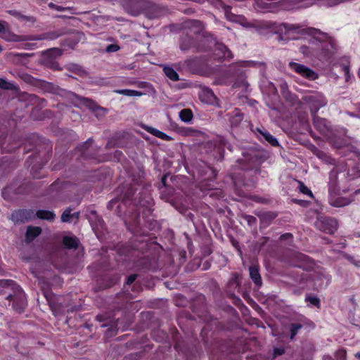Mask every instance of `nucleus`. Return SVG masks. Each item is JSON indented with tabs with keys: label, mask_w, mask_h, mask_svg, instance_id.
<instances>
[{
	"label": "nucleus",
	"mask_w": 360,
	"mask_h": 360,
	"mask_svg": "<svg viewBox=\"0 0 360 360\" xmlns=\"http://www.w3.org/2000/svg\"><path fill=\"white\" fill-rule=\"evenodd\" d=\"M134 185L135 184L129 185L123 198L124 205L131 202V204L133 205L131 210L134 211L131 216L125 221V224L133 233L146 236L148 235V231L141 228L140 212L142 214L144 226L150 231L159 229L158 221L153 217V210L152 207L154 202L150 195L147 193V188L145 186H143L139 193L136 195L138 188L134 187Z\"/></svg>",
	"instance_id": "obj_1"
},
{
	"label": "nucleus",
	"mask_w": 360,
	"mask_h": 360,
	"mask_svg": "<svg viewBox=\"0 0 360 360\" xmlns=\"http://www.w3.org/2000/svg\"><path fill=\"white\" fill-rule=\"evenodd\" d=\"M281 38L288 39L290 33L306 34L311 37L309 46H303L301 50L304 53L311 52L319 60L330 61L338 51L335 39L328 33L314 27L302 28L299 25L283 22L279 25Z\"/></svg>",
	"instance_id": "obj_2"
},
{
	"label": "nucleus",
	"mask_w": 360,
	"mask_h": 360,
	"mask_svg": "<svg viewBox=\"0 0 360 360\" xmlns=\"http://www.w3.org/2000/svg\"><path fill=\"white\" fill-rule=\"evenodd\" d=\"M28 142L34 145V153L26 161L30 167V172L35 179H41L45 174L41 173L44 166L49 161L52 155L53 145L49 139L32 134L29 136Z\"/></svg>",
	"instance_id": "obj_3"
},
{
	"label": "nucleus",
	"mask_w": 360,
	"mask_h": 360,
	"mask_svg": "<svg viewBox=\"0 0 360 360\" xmlns=\"http://www.w3.org/2000/svg\"><path fill=\"white\" fill-rule=\"evenodd\" d=\"M0 295L8 301V305L21 314L27 305L25 294L22 288L13 280H0Z\"/></svg>",
	"instance_id": "obj_4"
},
{
	"label": "nucleus",
	"mask_w": 360,
	"mask_h": 360,
	"mask_svg": "<svg viewBox=\"0 0 360 360\" xmlns=\"http://www.w3.org/2000/svg\"><path fill=\"white\" fill-rule=\"evenodd\" d=\"M148 250V243L142 237L133 238L127 244L119 245L117 252L121 256H125L128 260H133L134 257H139V253H143Z\"/></svg>",
	"instance_id": "obj_5"
},
{
	"label": "nucleus",
	"mask_w": 360,
	"mask_h": 360,
	"mask_svg": "<svg viewBox=\"0 0 360 360\" xmlns=\"http://www.w3.org/2000/svg\"><path fill=\"white\" fill-rule=\"evenodd\" d=\"M22 144V141L15 134H8V130L0 134V148L3 153H12Z\"/></svg>",
	"instance_id": "obj_6"
},
{
	"label": "nucleus",
	"mask_w": 360,
	"mask_h": 360,
	"mask_svg": "<svg viewBox=\"0 0 360 360\" xmlns=\"http://www.w3.org/2000/svg\"><path fill=\"white\" fill-rule=\"evenodd\" d=\"M302 100L309 105L312 115L316 114L321 108L327 104V100L323 94L317 91L304 96Z\"/></svg>",
	"instance_id": "obj_7"
},
{
	"label": "nucleus",
	"mask_w": 360,
	"mask_h": 360,
	"mask_svg": "<svg viewBox=\"0 0 360 360\" xmlns=\"http://www.w3.org/2000/svg\"><path fill=\"white\" fill-rule=\"evenodd\" d=\"M314 225L319 231L330 235L333 234L338 229L337 220L333 217L325 215L319 216Z\"/></svg>",
	"instance_id": "obj_8"
},
{
	"label": "nucleus",
	"mask_w": 360,
	"mask_h": 360,
	"mask_svg": "<svg viewBox=\"0 0 360 360\" xmlns=\"http://www.w3.org/2000/svg\"><path fill=\"white\" fill-rule=\"evenodd\" d=\"M90 139H88L85 143L77 147L74 152L71 153V159H75L77 164H81L82 165H84L85 164H88L90 161ZM77 167H79V165H77Z\"/></svg>",
	"instance_id": "obj_9"
},
{
	"label": "nucleus",
	"mask_w": 360,
	"mask_h": 360,
	"mask_svg": "<svg viewBox=\"0 0 360 360\" xmlns=\"http://www.w3.org/2000/svg\"><path fill=\"white\" fill-rule=\"evenodd\" d=\"M244 159L238 160L239 167L242 171L256 169L260 171L261 160L257 154H248L244 155Z\"/></svg>",
	"instance_id": "obj_10"
},
{
	"label": "nucleus",
	"mask_w": 360,
	"mask_h": 360,
	"mask_svg": "<svg viewBox=\"0 0 360 360\" xmlns=\"http://www.w3.org/2000/svg\"><path fill=\"white\" fill-rule=\"evenodd\" d=\"M202 29V23L198 20H188L182 23L183 34L191 35L195 37L201 33Z\"/></svg>",
	"instance_id": "obj_11"
},
{
	"label": "nucleus",
	"mask_w": 360,
	"mask_h": 360,
	"mask_svg": "<svg viewBox=\"0 0 360 360\" xmlns=\"http://www.w3.org/2000/svg\"><path fill=\"white\" fill-rule=\"evenodd\" d=\"M289 66L291 70L308 79L315 80L318 78V74L311 68L295 62H290Z\"/></svg>",
	"instance_id": "obj_12"
},
{
	"label": "nucleus",
	"mask_w": 360,
	"mask_h": 360,
	"mask_svg": "<svg viewBox=\"0 0 360 360\" xmlns=\"http://www.w3.org/2000/svg\"><path fill=\"white\" fill-rule=\"evenodd\" d=\"M91 221L93 220V217L95 219V222L94 224L91 223V229L94 233L96 234L97 238L100 241H103L105 240V224L103 220L99 217L95 211L91 210Z\"/></svg>",
	"instance_id": "obj_13"
},
{
	"label": "nucleus",
	"mask_w": 360,
	"mask_h": 360,
	"mask_svg": "<svg viewBox=\"0 0 360 360\" xmlns=\"http://www.w3.org/2000/svg\"><path fill=\"white\" fill-rule=\"evenodd\" d=\"M34 217V211L31 209H20L14 210L11 215V219L15 224L28 221Z\"/></svg>",
	"instance_id": "obj_14"
},
{
	"label": "nucleus",
	"mask_w": 360,
	"mask_h": 360,
	"mask_svg": "<svg viewBox=\"0 0 360 360\" xmlns=\"http://www.w3.org/2000/svg\"><path fill=\"white\" fill-rule=\"evenodd\" d=\"M232 180L236 189L238 190V192H240L242 187H244L246 190H251L255 187L254 181L246 180L243 172L234 173L232 175Z\"/></svg>",
	"instance_id": "obj_15"
},
{
	"label": "nucleus",
	"mask_w": 360,
	"mask_h": 360,
	"mask_svg": "<svg viewBox=\"0 0 360 360\" xmlns=\"http://www.w3.org/2000/svg\"><path fill=\"white\" fill-rule=\"evenodd\" d=\"M313 115V124L314 128L323 136H329L331 132V127L329 122L325 119L318 117L315 115Z\"/></svg>",
	"instance_id": "obj_16"
},
{
	"label": "nucleus",
	"mask_w": 360,
	"mask_h": 360,
	"mask_svg": "<svg viewBox=\"0 0 360 360\" xmlns=\"http://www.w3.org/2000/svg\"><path fill=\"white\" fill-rule=\"evenodd\" d=\"M20 78L27 84L32 86L39 87L45 91H49L52 88L53 84L44 80L34 78L31 75L25 73L20 76Z\"/></svg>",
	"instance_id": "obj_17"
},
{
	"label": "nucleus",
	"mask_w": 360,
	"mask_h": 360,
	"mask_svg": "<svg viewBox=\"0 0 360 360\" xmlns=\"http://www.w3.org/2000/svg\"><path fill=\"white\" fill-rule=\"evenodd\" d=\"M24 193H25L24 186L21 185L16 188L14 184L7 185L1 192L2 197L6 200H13L15 195Z\"/></svg>",
	"instance_id": "obj_18"
},
{
	"label": "nucleus",
	"mask_w": 360,
	"mask_h": 360,
	"mask_svg": "<svg viewBox=\"0 0 360 360\" xmlns=\"http://www.w3.org/2000/svg\"><path fill=\"white\" fill-rule=\"evenodd\" d=\"M179 48L183 51H188L193 48H194L196 51H198L199 49L197 46L196 37H193L191 35L188 36L183 34V33H181L179 41Z\"/></svg>",
	"instance_id": "obj_19"
},
{
	"label": "nucleus",
	"mask_w": 360,
	"mask_h": 360,
	"mask_svg": "<svg viewBox=\"0 0 360 360\" xmlns=\"http://www.w3.org/2000/svg\"><path fill=\"white\" fill-rule=\"evenodd\" d=\"M214 56L216 59L221 60L223 58L231 59L233 57L232 52L224 44L217 42L215 44Z\"/></svg>",
	"instance_id": "obj_20"
},
{
	"label": "nucleus",
	"mask_w": 360,
	"mask_h": 360,
	"mask_svg": "<svg viewBox=\"0 0 360 360\" xmlns=\"http://www.w3.org/2000/svg\"><path fill=\"white\" fill-rule=\"evenodd\" d=\"M225 290L229 297L233 296L236 293H240V283L237 273L233 274L232 278L226 285Z\"/></svg>",
	"instance_id": "obj_21"
},
{
	"label": "nucleus",
	"mask_w": 360,
	"mask_h": 360,
	"mask_svg": "<svg viewBox=\"0 0 360 360\" xmlns=\"http://www.w3.org/2000/svg\"><path fill=\"white\" fill-rule=\"evenodd\" d=\"M125 134L122 131L115 132L108 141L106 147L107 148H114L118 147L121 148L124 146L123 139H124Z\"/></svg>",
	"instance_id": "obj_22"
},
{
	"label": "nucleus",
	"mask_w": 360,
	"mask_h": 360,
	"mask_svg": "<svg viewBox=\"0 0 360 360\" xmlns=\"http://www.w3.org/2000/svg\"><path fill=\"white\" fill-rule=\"evenodd\" d=\"M227 116L232 127H238L244 118L243 113L238 108H235L231 112L228 113Z\"/></svg>",
	"instance_id": "obj_23"
},
{
	"label": "nucleus",
	"mask_w": 360,
	"mask_h": 360,
	"mask_svg": "<svg viewBox=\"0 0 360 360\" xmlns=\"http://www.w3.org/2000/svg\"><path fill=\"white\" fill-rule=\"evenodd\" d=\"M258 137L261 141L264 140L269 143L271 146L276 147L279 146L277 139L271 135L268 131L257 129Z\"/></svg>",
	"instance_id": "obj_24"
},
{
	"label": "nucleus",
	"mask_w": 360,
	"mask_h": 360,
	"mask_svg": "<svg viewBox=\"0 0 360 360\" xmlns=\"http://www.w3.org/2000/svg\"><path fill=\"white\" fill-rule=\"evenodd\" d=\"M200 99L207 104H214L217 100V97L214 95L212 90L208 87H205L202 89L199 94Z\"/></svg>",
	"instance_id": "obj_25"
},
{
	"label": "nucleus",
	"mask_w": 360,
	"mask_h": 360,
	"mask_svg": "<svg viewBox=\"0 0 360 360\" xmlns=\"http://www.w3.org/2000/svg\"><path fill=\"white\" fill-rule=\"evenodd\" d=\"M250 277L257 288H260L262 285V280L259 274V266L252 265L249 267Z\"/></svg>",
	"instance_id": "obj_26"
},
{
	"label": "nucleus",
	"mask_w": 360,
	"mask_h": 360,
	"mask_svg": "<svg viewBox=\"0 0 360 360\" xmlns=\"http://www.w3.org/2000/svg\"><path fill=\"white\" fill-rule=\"evenodd\" d=\"M41 231L42 230L39 226H28L25 233V241L27 243L32 242L41 233Z\"/></svg>",
	"instance_id": "obj_27"
},
{
	"label": "nucleus",
	"mask_w": 360,
	"mask_h": 360,
	"mask_svg": "<svg viewBox=\"0 0 360 360\" xmlns=\"http://www.w3.org/2000/svg\"><path fill=\"white\" fill-rule=\"evenodd\" d=\"M162 15L160 6L155 4H150L146 9V15L149 19L158 18Z\"/></svg>",
	"instance_id": "obj_28"
},
{
	"label": "nucleus",
	"mask_w": 360,
	"mask_h": 360,
	"mask_svg": "<svg viewBox=\"0 0 360 360\" xmlns=\"http://www.w3.org/2000/svg\"><path fill=\"white\" fill-rule=\"evenodd\" d=\"M49 8L56 10L57 11H68L70 15H77L79 14L80 12L77 11V8L74 6H58L53 2H50L48 4Z\"/></svg>",
	"instance_id": "obj_29"
},
{
	"label": "nucleus",
	"mask_w": 360,
	"mask_h": 360,
	"mask_svg": "<svg viewBox=\"0 0 360 360\" xmlns=\"http://www.w3.org/2000/svg\"><path fill=\"white\" fill-rule=\"evenodd\" d=\"M37 218L46 220L48 221H53L56 219V214L53 211L46 210H39L36 212Z\"/></svg>",
	"instance_id": "obj_30"
},
{
	"label": "nucleus",
	"mask_w": 360,
	"mask_h": 360,
	"mask_svg": "<svg viewBox=\"0 0 360 360\" xmlns=\"http://www.w3.org/2000/svg\"><path fill=\"white\" fill-rule=\"evenodd\" d=\"M63 244L66 249H77L79 240L76 236H65L63 238Z\"/></svg>",
	"instance_id": "obj_31"
},
{
	"label": "nucleus",
	"mask_w": 360,
	"mask_h": 360,
	"mask_svg": "<svg viewBox=\"0 0 360 360\" xmlns=\"http://www.w3.org/2000/svg\"><path fill=\"white\" fill-rule=\"evenodd\" d=\"M143 128L146 131H148L150 134H152L162 140H164V141L172 140V138L171 136H168L165 133H164L155 128H153V127H149V126H146Z\"/></svg>",
	"instance_id": "obj_32"
},
{
	"label": "nucleus",
	"mask_w": 360,
	"mask_h": 360,
	"mask_svg": "<svg viewBox=\"0 0 360 360\" xmlns=\"http://www.w3.org/2000/svg\"><path fill=\"white\" fill-rule=\"evenodd\" d=\"M108 113L106 108L97 106L96 103L91 100V115L96 116L98 120L101 119Z\"/></svg>",
	"instance_id": "obj_33"
},
{
	"label": "nucleus",
	"mask_w": 360,
	"mask_h": 360,
	"mask_svg": "<svg viewBox=\"0 0 360 360\" xmlns=\"http://www.w3.org/2000/svg\"><path fill=\"white\" fill-rule=\"evenodd\" d=\"M127 192V190L123 192V193L120 195V197L119 198H113L111 200L109 201L108 204V209L109 210H112L113 207L120 202L121 201L118 205H117V208L118 209H121L122 206H125V207H127L128 205H131V202H128L126 205L124 204L123 202V198H124V194L126 193Z\"/></svg>",
	"instance_id": "obj_34"
},
{
	"label": "nucleus",
	"mask_w": 360,
	"mask_h": 360,
	"mask_svg": "<svg viewBox=\"0 0 360 360\" xmlns=\"http://www.w3.org/2000/svg\"><path fill=\"white\" fill-rule=\"evenodd\" d=\"M179 118L184 122H190L193 118V114L190 108H184L179 113Z\"/></svg>",
	"instance_id": "obj_35"
},
{
	"label": "nucleus",
	"mask_w": 360,
	"mask_h": 360,
	"mask_svg": "<svg viewBox=\"0 0 360 360\" xmlns=\"http://www.w3.org/2000/svg\"><path fill=\"white\" fill-rule=\"evenodd\" d=\"M164 73L165 75L172 81L176 82L179 80V74L172 67L165 66L163 68Z\"/></svg>",
	"instance_id": "obj_36"
},
{
	"label": "nucleus",
	"mask_w": 360,
	"mask_h": 360,
	"mask_svg": "<svg viewBox=\"0 0 360 360\" xmlns=\"http://www.w3.org/2000/svg\"><path fill=\"white\" fill-rule=\"evenodd\" d=\"M62 33L60 31H53L49 32L46 33H44L39 37H36L35 39H49V40H54L59 37H60Z\"/></svg>",
	"instance_id": "obj_37"
},
{
	"label": "nucleus",
	"mask_w": 360,
	"mask_h": 360,
	"mask_svg": "<svg viewBox=\"0 0 360 360\" xmlns=\"http://www.w3.org/2000/svg\"><path fill=\"white\" fill-rule=\"evenodd\" d=\"M174 193V189L172 187H165V189L160 191V198L165 202H169L172 200Z\"/></svg>",
	"instance_id": "obj_38"
},
{
	"label": "nucleus",
	"mask_w": 360,
	"mask_h": 360,
	"mask_svg": "<svg viewBox=\"0 0 360 360\" xmlns=\"http://www.w3.org/2000/svg\"><path fill=\"white\" fill-rule=\"evenodd\" d=\"M63 54L62 49L59 48H52L46 50L44 53V56L45 57H51L52 58H57L61 56Z\"/></svg>",
	"instance_id": "obj_39"
},
{
	"label": "nucleus",
	"mask_w": 360,
	"mask_h": 360,
	"mask_svg": "<svg viewBox=\"0 0 360 360\" xmlns=\"http://www.w3.org/2000/svg\"><path fill=\"white\" fill-rule=\"evenodd\" d=\"M44 64L54 70H57L60 69L59 64L56 60V59L52 58L51 57H45L44 56Z\"/></svg>",
	"instance_id": "obj_40"
},
{
	"label": "nucleus",
	"mask_w": 360,
	"mask_h": 360,
	"mask_svg": "<svg viewBox=\"0 0 360 360\" xmlns=\"http://www.w3.org/2000/svg\"><path fill=\"white\" fill-rule=\"evenodd\" d=\"M115 92L119 94L127 96H141L144 94L141 91L133 89H118L116 90Z\"/></svg>",
	"instance_id": "obj_41"
},
{
	"label": "nucleus",
	"mask_w": 360,
	"mask_h": 360,
	"mask_svg": "<svg viewBox=\"0 0 360 360\" xmlns=\"http://www.w3.org/2000/svg\"><path fill=\"white\" fill-rule=\"evenodd\" d=\"M0 88L4 90L16 91L18 87L13 83L9 82L3 78H0Z\"/></svg>",
	"instance_id": "obj_42"
},
{
	"label": "nucleus",
	"mask_w": 360,
	"mask_h": 360,
	"mask_svg": "<svg viewBox=\"0 0 360 360\" xmlns=\"http://www.w3.org/2000/svg\"><path fill=\"white\" fill-rule=\"evenodd\" d=\"M303 325L300 323H291L290 324V340H293L298 331L302 328Z\"/></svg>",
	"instance_id": "obj_43"
},
{
	"label": "nucleus",
	"mask_w": 360,
	"mask_h": 360,
	"mask_svg": "<svg viewBox=\"0 0 360 360\" xmlns=\"http://www.w3.org/2000/svg\"><path fill=\"white\" fill-rule=\"evenodd\" d=\"M305 302H309L311 305L317 307L318 309L321 308V300L316 296H313L311 294L307 295L305 297Z\"/></svg>",
	"instance_id": "obj_44"
},
{
	"label": "nucleus",
	"mask_w": 360,
	"mask_h": 360,
	"mask_svg": "<svg viewBox=\"0 0 360 360\" xmlns=\"http://www.w3.org/2000/svg\"><path fill=\"white\" fill-rule=\"evenodd\" d=\"M298 189L302 194L307 195L311 198H314V195L311 191L307 186H306L302 181H299Z\"/></svg>",
	"instance_id": "obj_45"
},
{
	"label": "nucleus",
	"mask_w": 360,
	"mask_h": 360,
	"mask_svg": "<svg viewBox=\"0 0 360 360\" xmlns=\"http://www.w3.org/2000/svg\"><path fill=\"white\" fill-rule=\"evenodd\" d=\"M153 338L157 342H162L167 338V334L161 330H153L151 333Z\"/></svg>",
	"instance_id": "obj_46"
},
{
	"label": "nucleus",
	"mask_w": 360,
	"mask_h": 360,
	"mask_svg": "<svg viewBox=\"0 0 360 360\" xmlns=\"http://www.w3.org/2000/svg\"><path fill=\"white\" fill-rule=\"evenodd\" d=\"M343 256L352 264H353L357 268H360V260L357 259L354 256H352L347 253H345Z\"/></svg>",
	"instance_id": "obj_47"
},
{
	"label": "nucleus",
	"mask_w": 360,
	"mask_h": 360,
	"mask_svg": "<svg viewBox=\"0 0 360 360\" xmlns=\"http://www.w3.org/2000/svg\"><path fill=\"white\" fill-rule=\"evenodd\" d=\"M72 209L70 207L66 208L61 215V221L62 222H70L72 218Z\"/></svg>",
	"instance_id": "obj_48"
},
{
	"label": "nucleus",
	"mask_w": 360,
	"mask_h": 360,
	"mask_svg": "<svg viewBox=\"0 0 360 360\" xmlns=\"http://www.w3.org/2000/svg\"><path fill=\"white\" fill-rule=\"evenodd\" d=\"M335 360H347V351L341 348L335 352Z\"/></svg>",
	"instance_id": "obj_49"
},
{
	"label": "nucleus",
	"mask_w": 360,
	"mask_h": 360,
	"mask_svg": "<svg viewBox=\"0 0 360 360\" xmlns=\"http://www.w3.org/2000/svg\"><path fill=\"white\" fill-rule=\"evenodd\" d=\"M229 297L232 300L233 304H235L236 307H245V306L244 305L243 301L236 294L233 295V296H230Z\"/></svg>",
	"instance_id": "obj_50"
},
{
	"label": "nucleus",
	"mask_w": 360,
	"mask_h": 360,
	"mask_svg": "<svg viewBox=\"0 0 360 360\" xmlns=\"http://www.w3.org/2000/svg\"><path fill=\"white\" fill-rule=\"evenodd\" d=\"M8 13L10 15H11L18 19H22V20H28V18L27 16L22 15L20 12H19L16 10H10V11H8Z\"/></svg>",
	"instance_id": "obj_51"
},
{
	"label": "nucleus",
	"mask_w": 360,
	"mask_h": 360,
	"mask_svg": "<svg viewBox=\"0 0 360 360\" xmlns=\"http://www.w3.org/2000/svg\"><path fill=\"white\" fill-rule=\"evenodd\" d=\"M243 219L247 221L249 226L255 225L257 223V218L252 215L246 214L243 217Z\"/></svg>",
	"instance_id": "obj_52"
},
{
	"label": "nucleus",
	"mask_w": 360,
	"mask_h": 360,
	"mask_svg": "<svg viewBox=\"0 0 360 360\" xmlns=\"http://www.w3.org/2000/svg\"><path fill=\"white\" fill-rule=\"evenodd\" d=\"M292 201L294 203L297 204L302 207H307L311 204L310 201L305 200L296 199V198L292 199Z\"/></svg>",
	"instance_id": "obj_53"
},
{
	"label": "nucleus",
	"mask_w": 360,
	"mask_h": 360,
	"mask_svg": "<svg viewBox=\"0 0 360 360\" xmlns=\"http://www.w3.org/2000/svg\"><path fill=\"white\" fill-rule=\"evenodd\" d=\"M250 61H239L237 63H232L229 65V71H233L237 65L240 67H246Z\"/></svg>",
	"instance_id": "obj_54"
},
{
	"label": "nucleus",
	"mask_w": 360,
	"mask_h": 360,
	"mask_svg": "<svg viewBox=\"0 0 360 360\" xmlns=\"http://www.w3.org/2000/svg\"><path fill=\"white\" fill-rule=\"evenodd\" d=\"M120 49V46L117 44H110L107 46L105 51L108 53L116 52Z\"/></svg>",
	"instance_id": "obj_55"
},
{
	"label": "nucleus",
	"mask_w": 360,
	"mask_h": 360,
	"mask_svg": "<svg viewBox=\"0 0 360 360\" xmlns=\"http://www.w3.org/2000/svg\"><path fill=\"white\" fill-rule=\"evenodd\" d=\"M137 276H138L136 274L129 275L127 278L125 284L127 285H131L136 281Z\"/></svg>",
	"instance_id": "obj_56"
},
{
	"label": "nucleus",
	"mask_w": 360,
	"mask_h": 360,
	"mask_svg": "<svg viewBox=\"0 0 360 360\" xmlns=\"http://www.w3.org/2000/svg\"><path fill=\"white\" fill-rule=\"evenodd\" d=\"M167 179V174H165V175L162 177V179H161V182H160V185H161V186H159V188H160V191H161V190H162V189H165V187H168V186H167V184H166Z\"/></svg>",
	"instance_id": "obj_57"
},
{
	"label": "nucleus",
	"mask_w": 360,
	"mask_h": 360,
	"mask_svg": "<svg viewBox=\"0 0 360 360\" xmlns=\"http://www.w3.org/2000/svg\"><path fill=\"white\" fill-rule=\"evenodd\" d=\"M285 353V349L281 347H276L274 349V356L283 355Z\"/></svg>",
	"instance_id": "obj_58"
},
{
	"label": "nucleus",
	"mask_w": 360,
	"mask_h": 360,
	"mask_svg": "<svg viewBox=\"0 0 360 360\" xmlns=\"http://www.w3.org/2000/svg\"><path fill=\"white\" fill-rule=\"evenodd\" d=\"M342 70L345 73V76L346 77V80H348V78L349 77V65H344L342 66Z\"/></svg>",
	"instance_id": "obj_59"
},
{
	"label": "nucleus",
	"mask_w": 360,
	"mask_h": 360,
	"mask_svg": "<svg viewBox=\"0 0 360 360\" xmlns=\"http://www.w3.org/2000/svg\"><path fill=\"white\" fill-rule=\"evenodd\" d=\"M292 238V234L290 233H285L281 236L280 239L281 240H286Z\"/></svg>",
	"instance_id": "obj_60"
},
{
	"label": "nucleus",
	"mask_w": 360,
	"mask_h": 360,
	"mask_svg": "<svg viewBox=\"0 0 360 360\" xmlns=\"http://www.w3.org/2000/svg\"><path fill=\"white\" fill-rule=\"evenodd\" d=\"M127 11L129 13H130L131 15H132L134 16H137L140 14V11L137 8H136V9L127 8Z\"/></svg>",
	"instance_id": "obj_61"
},
{
	"label": "nucleus",
	"mask_w": 360,
	"mask_h": 360,
	"mask_svg": "<svg viewBox=\"0 0 360 360\" xmlns=\"http://www.w3.org/2000/svg\"><path fill=\"white\" fill-rule=\"evenodd\" d=\"M174 349L176 352H178L179 353L180 352H182V353H184V350L181 348V344L180 342H176L174 344Z\"/></svg>",
	"instance_id": "obj_62"
},
{
	"label": "nucleus",
	"mask_w": 360,
	"mask_h": 360,
	"mask_svg": "<svg viewBox=\"0 0 360 360\" xmlns=\"http://www.w3.org/2000/svg\"><path fill=\"white\" fill-rule=\"evenodd\" d=\"M349 201L345 199H340L338 200L337 206L342 207L349 204Z\"/></svg>",
	"instance_id": "obj_63"
},
{
	"label": "nucleus",
	"mask_w": 360,
	"mask_h": 360,
	"mask_svg": "<svg viewBox=\"0 0 360 360\" xmlns=\"http://www.w3.org/2000/svg\"><path fill=\"white\" fill-rule=\"evenodd\" d=\"M252 199L255 201V202H264V199L261 197H259V196H257V195H254Z\"/></svg>",
	"instance_id": "obj_64"
}]
</instances>
